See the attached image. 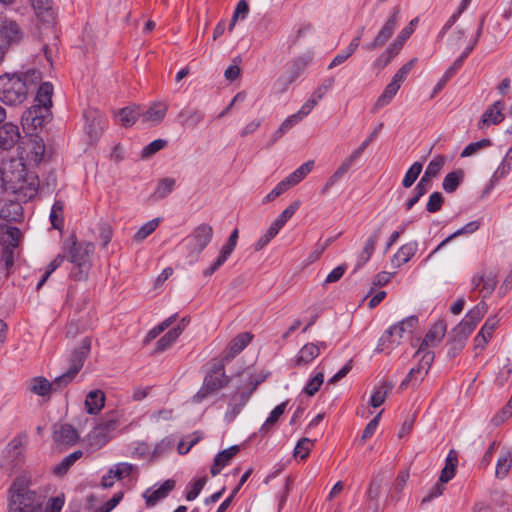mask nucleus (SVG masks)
<instances>
[{
    "mask_svg": "<svg viewBox=\"0 0 512 512\" xmlns=\"http://www.w3.org/2000/svg\"><path fill=\"white\" fill-rule=\"evenodd\" d=\"M1 174L6 190V195H10L8 201L17 202L12 204L13 214L1 209L0 215L3 218L16 220L22 214L21 202L32 200L39 189L38 175L30 170L22 159H8L1 163Z\"/></svg>",
    "mask_w": 512,
    "mask_h": 512,
    "instance_id": "1",
    "label": "nucleus"
},
{
    "mask_svg": "<svg viewBox=\"0 0 512 512\" xmlns=\"http://www.w3.org/2000/svg\"><path fill=\"white\" fill-rule=\"evenodd\" d=\"M41 80V73L37 70L1 75L0 101L8 106L22 104L27 98L28 91L34 88Z\"/></svg>",
    "mask_w": 512,
    "mask_h": 512,
    "instance_id": "2",
    "label": "nucleus"
},
{
    "mask_svg": "<svg viewBox=\"0 0 512 512\" xmlns=\"http://www.w3.org/2000/svg\"><path fill=\"white\" fill-rule=\"evenodd\" d=\"M30 477L27 474L17 476L9 490L8 512H43L35 492L29 489Z\"/></svg>",
    "mask_w": 512,
    "mask_h": 512,
    "instance_id": "3",
    "label": "nucleus"
},
{
    "mask_svg": "<svg viewBox=\"0 0 512 512\" xmlns=\"http://www.w3.org/2000/svg\"><path fill=\"white\" fill-rule=\"evenodd\" d=\"M53 86L49 82L40 85L35 98V104L28 108L21 117L24 130L33 132L41 128L50 116L52 106Z\"/></svg>",
    "mask_w": 512,
    "mask_h": 512,
    "instance_id": "4",
    "label": "nucleus"
},
{
    "mask_svg": "<svg viewBox=\"0 0 512 512\" xmlns=\"http://www.w3.org/2000/svg\"><path fill=\"white\" fill-rule=\"evenodd\" d=\"M94 244L91 242H77L73 237L68 247V259L73 267L70 271V277L75 281H85L88 279L92 268V255L94 253Z\"/></svg>",
    "mask_w": 512,
    "mask_h": 512,
    "instance_id": "5",
    "label": "nucleus"
},
{
    "mask_svg": "<svg viewBox=\"0 0 512 512\" xmlns=\"http://www.w3.org/2000/svg\"><path fill=\"white\" fill-rule=\"evenodd\" d=\"M212 237V227L208 224H201L183 240V247L186 250V258L190 264L197 261L199 255L211 242Z\"/></svg>",
    "mask_w": 512,
    "mask_h": 512,
    "instance_id": "6",
    "label": "nucleus"
},
{
    "mask_svg": "<svg viewBox=\"0 0 512 512\" xmlns=\"http://www.w3.org/2000/svg\"><path fill=\"white\" fill-rule=\"evenodd\" d=\"M90 347V338H83L79 346L71 353L68 371L55 378L56 388H64L75 379L76 375L84 365V362L90 352Z\"/></svg>",
    "mask_w": 512,
    "mask_h": 512,
    "instance_id": "7",
    "label": "nucleus"
},
{
    "mask_svg": "<svg viewBox=\"0 0 512 512\" xmlns=\"http://www.w3.org/2000/svg\"><path fill=\"white\" fill-rule=\"evenodd\" d=\"M228 382L223 366H218L212 370L204 379L201 389L195 394L194 401L201 402L209 394L221 389Z\"/></svg>",
    "mask_w": 512,
    "mask_h": 512,
    "instance_id": "8",
    "label": "nucleus"
},
{
    "mask_svg": "<svg viewBox=\"0 0 512 512\" xmlns=\"http://www.w3.org/2000/svg\"><path fill=\"white\" fill-rule=\"evenodd\" d=\"M45 150L44 140L37 135H31L25 143L22 156L19 159H22V162L26 163L27 167L37 166L44 160Z\"/></svg>",
    "mask_w": 512,
    "mask_h": 512,
    "instance_id": "9",
    "label": "nucleus"
},
{
    "mask_svg": "<svg viewBox=\"0 0 512 512\" xmlns=\"http://www.w3.org/2000/svg\"><path fill=\"white\" fill-rule=\"evenodd\" d=\"M116 427L117 420L115 417L105 419L88 434V444L93 449H99L103 447L111 439V434L116 429Z\"/></svg>",
    "mask_w": 512,
    "mask_h": 512,
    "instance_id": "10",
    "label": "nucleus"
},
{
    "mask_svg": "<svg viewBox=\"0 0 512 512\" xmlns=\"http://www.w3.org/2000/svg\"><path fill=\"white\" fill-rule=\"evenodd\" d=\"M23 38V31L16 21L0 16V44L1 46H11L18 44Z\"/></svg>",
    "mask_w": 512,
    "mask_h": 512,
    "instance_id": "11",
    "label": "nucleus"
},
{
    "mask_svg": "<svg viewBox=\"0 0 512 512\" xmlns=\"http://www.w3.org/2000/svg\"><path fill=\"white\" fill-rule=\"evenodd\" d=\"M399 12L400 10L398 8H395L393 10L392 15L384 23V25L382 26L374 40L363 46L365 50L372 51L374 49L384 46V44L390 39V37L393 35L396 29Z\"/></svg>",
    "mask_w": 512,
    "mask_h": 512,
    "instance_id": "12",
    "label": "nucleus"
},
{
    "mask_svg": "<svg viewBox=\"0 0 512 512\" xmlns=\"http://www.w3.org/2000/svg\"><path fill=\"white\" fill-rule=\"evenodd\" d=\"M497 283V275L493 271L478 273L471 280L473 290L479 289L483 298H487L493 293Z\"/></svg>",
    "mask_w": 512,
    "mask_h": 512,
    "instance_id": "13",
    "label": "nucleus"
},
{
    "mask_svg": "<svg viewBox=\"0 0 512 512\" xmlns=\"http://www.w3.org/2000/svg\"><path fill=\"white\" fill-rule=\"evenodd\" d=\"M85 130L91 141H96L101 135L106 119L98 110H91L85 113Z\"/></svg>",
    "mask_w": 512,
    "mask_h": 512,
    "instance_id": "14",
    "label": "nucleus"
},
{
    "mask_svg": "<svg viewBox=\"0 0 512 512\" xmlns=\"http://www.w3.org/2000/svg\"><path fill=\"white\" fill-rule=\"evenodd\" d=\"M446 324L444 321L436 322L431 329L426 333L416 355H419L425 349L438 345L444 338L446 333Z\"/></svg>",
    "mask_w": 512,
    "mask_h": 512,
    "instance_id": "15",
    "label": "nucleus"
},
{
    "mask_svg": "<svg viewBox=\"0 0 512 512\" xmlns=\"http://www.w3.org/2000/svg\"><path fill=\"white\" fill-rule=\"evenodd\" d=\"M168 110V105L163 102H156L150 105L145 111L140 112V119L143 123L155 126L162 122Z\"/></svg>",
    "mask_w": 512,
    "mask_h": 512,
    "instance_id": "16",
    "label": "nucleus"
},
{
    "mask_svg": "<svg viewBox=\"0 0 512 512\" xmlns=\"http://www.w3.org/2000/svg\"><path fill=\"white\" fill-rule=\"evenodd\" d=\"M382 227L376 228L371 235L367 238L365 245L357 257L355 270L362 268L371 258L374 253L375 246L381 237Z\"/></svg>",
    "mask_w": 512,
    "mask_h": 512,
    "instance_id": "17",
    "label": "nucleus"
},
{
    "mask_svg": "<svg viewBox=\"0 0 512 512\" xmlns=\"http://www.w3.org/2000/svg\"><path fill=\"white\" fill-rule=\"evenodd\" d=\"M20 139L19 127L13 123L0 126V149L10 150Z\"/></svg>",
    "mask_w": 512,
    "mask_h": 512,
    "instance_id": "18",
    "label": "nucleus"
},
{
    "mask_svg": "<svg viewBox=\"0 0 512 512\" xmlns=\"http://www.w3.org/2000/svg\"><path fill=\"white\" fill-rule=\"evenodd\" d=\"M21 238L22 233L17 227L7 224L0 225V243L3 248H18Z\"/></svg>",
    "mask_w": 512,
    "mask_h": 512,
    "instance_id": "19",
    "label": "nucleus"
},
{
    "mask_svg": "<svg viewBox=\"0 0 512 512\" xmlns=\"http://www.w3.org/2000/svg\"><path fill=\"white\" fill-rule=\"evenodd\" d=\"M175 481L172 479L166 480L159 488L155 490L148 489L144 493L146 504L149 507L154 506L158 501L164 499L174 489Z\"/></svg>",
    "mask_w": 512,
    "mask_h": 512,
    "instance_id": "20",
    "label": "nucleus"
},
{
    "mask_svg": "<svg viewBox=\"0 0 512 512\" xmlns=\"http://www.w3.org/2000/svg\"><path fill=\"white\" fill-rule=\"evenodd\" d=\"M504 106L505 104L502 100H498L491 105L482 115L481 121L479 122V128L500 123L504 119L502 114Z\"/></svg>",
    "mask_w": 512,
    "mask_h": 512,
    "instance_id": "21",
    "label": "nucleus"
},
{
    "mask_svg": "<svg viewBox=\"0 0 512 512\" xmlns=\"http://www.w3.org/2000/svg\"><path fill=\"white\" fill-rule=\"evenodd\" d=\"M53 437L56 442L67 445H73L79 439L76 429L70 424L57 426L54 430Z\"/></svg>",
    "mask_w": 512,
    "mask_h": 512,
    "instance_id": "22",
    "label": "nucleus"
},
{
    "mask_svg": "<svg viewBox=\"0 0 512 512\" xmlns=\"http://www.w3.org/2000/svg\"><path fill=\"white\" fill-rule=\"evenodd\" d=\"M239 447L237 445L231 446L228 449H225L219 452L215 458L213 465L211 466V474L216 476L220 473V471L229 464L231 459L238 453Z\"/></svg>",
    "mask_w": 512,
    "mask_h": 512,
    "instance_id": "23",
    "label": "nucleus"
},
{
    "mask_svg": "<svg viewBox=\"0 0 512 512\" xmlns=\"http://www.w3.org/2000/svg\"><path fill=\"white\" fill-rule=\"evenodd\" d=\"M253 336L249 332H243L235 336L230 344L228 351L225 355V360H231L238 355L244 348L251 342Z\"/></svg>",
    "mask_w": 512,
    "mask_h": 512,
    "instance_id": "24",
    "label": "nucleus"
},
{
    "mask_svg": "<svg viewBox=\"0 0 512 512\" xmlns=\"http://www.w3.org/2000/svg\"><path fill=\"white\" fill-rule=\"evenodd\" d=\"M105 404V394L101 390L90 391L85 399V408L89 414L99 413Z\"/></svg>",
    "mask_w": 512,
    "mask_h": 512,
    "instance_id": "25",
    "label": "nucleus"
},
{
    "mask_svg": "<svg viewBox=\"0 0 512 512\" xmlns=\"http://www.w3.org/2000/svg\"><path fill=\"white\" fill-rule=\"evenodd\" d=\"M251 392L252 390L249 393L242 392L232 398L231 402L229 403L228 410L225 413V419L227 422H232L236 418L243 406L248 401Z\"/></svg>",
    "mask_w": 512,
    "mask_h": 512,
    "instance_id": "26",
    "label": "nucleus"
},
{
    "mask_svg": "<svg viewBox=\"0 0 512 512\" xmlns=\"http://www.w3.org/2000/svg\"><path fill=\"white\" fill-rule=\"evenodd\" d=\"M418 244L417 242H409L402 245L398 251L394 254L392 258V263L397 267L407 263L417 252Z\"/></svg>",
    "mask_w": 512,
    "mask_h": 512,
    "instance_id": "27",
    "label": "nucleus"
},
{
    "mask_svg": "<svg viewBox=\"0 0 512 512\" xmlns=\"http://www.w3.org/2000/svg\"><path fill=\"white\" fill-rule=\"evenodd\" d=\"M29 388L31 392L39 395V396H48L52 391L59 390L60 388H56L55 379L50 382L46 378L36 377L31 380L29 384Z\"/></svg>",
    "mask_w": 512,
    "mask_h": 512,
    "instance_id": "28",
    "label": "nucleus"
},
{
    "mask_svg": "<svg viewBox=\"0 0 512 512\" xmlns=\"http://www.w3.org/2000/svg\"><path fill=\"white\" fill-rule=\"evenodd\" d=\"M457 465L458 453L456 450L451 449L446 457L445 466L443 467L440 473L439 478L442 483H447L455 476Z\"/></svg>",
    "mask_w": 512,
    "mask_h": 512,
    "instance_id": "29",
    "label": "nucleus"
},
{
    "mask_svg": "<svg viewBox=\"0 0 512 512\" xmlns=\"http://www.w3.org/2000/svg\"><path fill=\"white\" fill-rule=\"evenodd\" d=\"M183 127L195 128L204 119V114L198 109L181 110L177 116Z\"/></svg>",
    "mask_w": 512,
    "mask_h": 512,
    "instance_id": "30",
    "label": "nucleus"
},
{
    "mask_svg": "<svg viewBox=\"0 0 512 512\" xmlns=\"http://www.w3.org/2000/svg\"><path fill=\"white\" fill-rule=\"evenodd\" d=\"M318 355V348L314 343L305 344L298 352L294 359L295 366H304L311 363Z\"/></svg>",
    "mask_w": 512,
    "mask_h": 512,
    "instance_id": "31",
    "label": "nucleus"
},
{
    "mask_svg": "<svg viewBox=\"0 0 512 512\" xmlns=\"http://www.w3.org/2000/svg\"><path fill=\"white\" fill-rule=\"evenodd\" d=\"M314 161L310 160L303 163L300 167H298L293 173L283 179L284 183L288 186V188L295 186L299 182H301L313 169Z\"/></svg>",
    "mask_w": 512,
    "mask_h": 512,
    "instance_id": "32",
    "label": "nucleus"
},
{
    "mask_svg": "<svg viewBox=\"0 0 512 512\" xmlns=\"http://www.w3.org/2000/svg\"><path fill=\"white\" fill-rule=\"evenodd\" d=\"M393 387V383L389 381H385L379 386H376L370 398V405L374 408L381 406Z\"/></svg>",
    "mask_w": 512,
    "mask_h": 512,
    "instance_id": "33",
    "label": "nucleus"
},
{
    "mask_svg": "<svg viewBox=\"0 0 512 512\" xmlns=\"http://www.w3.org/2000/svg\"><path fill=\"white\" fill-rule=\"evenodd\" d=\"M184 331V326L177 325L170 329L164 336H162L157 342L156 351L163 352L171 347L178 337Z\"/></svg>",
    "mask_w": 512,
    "mask_h": 512,
    "instance_id": "34",
    "label": "nucleus"
},
{
    "mask_svg": "<svg viewBox=\"0 0 512 512\" xmlns=\"http://www.w3.org/2000/svg\"><path fill=\"white\" fill-rule=\"evenodd\" d=\"M361 35L356 36L350 44L339 54H337L329 64L328 68L333 69L334 67L345 62L350 56L354 54L360 43Z\"/></svg>",
    "mask_w": 512,
    "mask_h": 512,
    "instance_id": "35",
    "label": "nucleus"
},
{
    "mask_svg": "<svg viewBox=\"0 0 512 512\" xmlns=\"http://www.w3.org/2000/svg\"><path fill=\"white\" fill-rule=\"evenodd\" d=\"M418 324V318L415 316L407 317L406 319L398 322L390 327V332H393L397 339L403 337L404 333H411Z\"/></svg>",
    "mask_w": 512,
    "mask_h": 512,
    "instance_id": "36",
    "label": "nucleus"
},
{
    "mask_svg": "<svg viewBox=\"0 0 512 512\" xmlns=\"http://www.w3.org/2000/svg\"><path fill=\"white\" fill-rule=\"evenodd\" d=\"M354 164L351 159L347 157L342 161L337 170L329 177L323 188V193L327 192L332 186H334Z\"/></svg>",
    "mask_w": 512,
    "mask_h": 512,
    "instance_id": "37",
    "label": "nucleus"
},
{
    "mask_svg": "<svg viewBox=\"0 0 512 512\" xmlns=\"http://www.w3.org/2000/svg\"><path fill=\"white\" fill-rule=\"evenodd\" d=\"M287 402H282L279 405H277L270 413L266 421L263 423V425L260 428L261 433H268L274 425L277 423L279 418L284 414L286 410Z\"/></svg>",
    "mask_w": 512,
    "mask_h": 512,
    "instance_id": "38",
    "label": "nucleus"
},
{
    "mask_svg": "<svg viewBox=\"0 0 512 512\" xmlns=\"http://www.w3.org/2000/svg\"><path fill=\"white\" fill-rule=\"evenodd\" d=\"M464 178V172L462 170H456L448 173L443 179V189L447 193H453L456 191L460 183Z\"/></svg>",
    "mask_w": 512,
    "mask_h": 512,
    "instance_id": "39",
    "label": "nucleus"
},
{
    "mask_svg": "<svg viewBox=\"0 0 512 512\" xmlns=\"http://www.w3.org/2000/svg\"><path fill=\"white\" fill-rule=\"evenodd\" d=\"M50 222L54 229L62 230L64 225V203L62 201L54 202L50 212Z\"/></svg>",
    "mask_w": 512,
    "mask_h": 512,
    "instance_id": "40",
    "label": "nucleus"
},
{
    "mask_svg": "<svg viewBox=\"0 0 512 512\" xmlns=\"http://www.w3.org/2000/svg\"><path fill=\"white\" fill-rule=\"evenodd\" d=\"M399 89L400 85L391 80V82L385 87L383 93L377 99L375 103V108L379 109L388 105Z\"/></svg>",
    "mask_w": 512,
    "mask_h": 512,
    "instance_id": "41",
    "label": "nucleus"
},
{
    "mask_svg": "<svg viewBox=\"0 0 512 512\" xmlns=\"http://www.w3.org/2000/svg\"><path fill=\"white\" fill-rule=\"evenodd\" d=\"M479 228V223L477 221H472V222H469L468 224H466L464 227H462L461 229L457 230L456 232H454L453 234H451L450 236H448L446 239H444L429 255V258L435 254L436 252H438L441 248H443L447 243H449L454 237H457L459 235H462V234H470V233H473L475 232L476 230H478Z\"/></svg>",
    "mask_w": 512,
    "mask_h": 512,
    "instance_id": "42",
    "label": "nucleus"
},
{
    "mask_svg": "<svg viewBox=\"0 0 512 512\" xmlns=\"http://www.w3.org/2000/svg\"><path fill=\"white\" fill-rule=\"evenodd\" d=\"M235 248L230 246L229 244H225L216 261L204 271L205 276H211L214 272H216L228 259Z\"/></svg>",
    "mask_w": 512,
    "mask_h": 512,
    "instance_id": "43",
    "label": "nucleus"
},
{
    "mask_svg": "<svg viewBox=\"0 0 512 512\" xmlns=\"http://www.w3.org/2000/svg\"><path fill=\"white\" fill-rule=\"evenodd\" d=\"M306 62L297 60L293 63L289 75L279 78V83L283 86V90L287 88L305 69Z\"/></svg>",
    "mask_w": 512,
    "mask_h": 512,
    "instance_id": "44",
    "label": "nucleus"
},
{
    "mask_svg": "<svg viewBox=\"0 0 512 512\" xmlns=\"http://www.w3.org/2000/svg\"><path fill=\"white\" fill-rule=\"evenodd\" d=\"M119 121L122 126H132L137 118H140V110L138 108L126 107L118 112Z\"/></svg>",
    "mask_w": 512,
    "mask_h": 512,
    "instance_id": "45",
    "label": "nucleus"
},
{
    "mask_svg": "<svg viewBox=\"0 0 512 512\" xmlns=\"http://www.w3.org/2000/svg\"><path fill=\"white\" fill-rule=\"evenodd\" d=\"M300 121L301 120L299 119V117H297L296 114H292L288 118H286L281 123L279 128L273 133L271 144L279 140L286 132H288L293 126L298 124Z\"/></svg>",
    "mask_w": 512,
    "mask_h": 512,
    "instance_id": "46",
    "label": "nucleus"
},
{
    "mask_svg": "<svg viewBox=\"0 0 512 512\" xmlns=\"http://www.w3.org/2000/svg\"><path fill=\"white\" fill-rule=\"evenodd\" d=\"M512 467V455L510 452H505L497 460L495 475L498 478H504Z\"/></svg>",
    "mask_w": 512,
    "mask_h": 512,
    "instance_id": "47",
    "label": "nucleus"
},
{
    "mask_svg": "<svg viewBox=\"0 0 512 512\" xmlns=\"http://www.w3.org/2000/svg\"><path fill=\"white\" fill-rule=\"evenodd\" d=\"M82 456V451L78 450L66 456L55 468L56 475H64L69 468Z\"/></svg>",
    "mask_w": 512,
    "mask_h": 512,
    "instance_id": "48",
    "label": "nucleus"
},
{
    "mask_svg": "<svg viewBox=\"0 0 512 512\" xmlns=\"http://www.w3.org/2000/svg\"><path fill=\"white\" fill-rule=\"evenodd\" d=\"M400 341L394 335L393 332H390V328L387 329L383 335L380 337L376 350L378 352H383L385 349H392L397 346Z\"/></svg>",
    "mask_w": 512,
    "mask_h": 512,
    "instance_id": "49",
    "label": "nucleus"
},
{
    "mask_svg": "<svg viewBox=\"0 0 512 512\" xmlns=\"http://www.w3.org/2000/svg\"><path fill=\"white\" fill-rule=\"evenodd\" d=\"M445 162H446L445 156H443V155L436 156L428 164V166L424 172V175L426 177H428L429 179L433 180V178H435L439 174V172L443 168Z\"/></svg>",
    "mask_w": 512,
    "mask_h": 512,
    "instance_id": "50",
    "label": "nucleus"
},
{
    "mask_svg": "<svg viewBox=\"0 0 512 512\" xmlns=\"http://www.w3.org/2000/svg\"><path fill=\"white\" fill-rule=\"evenodd\" d=\"M422 164L420 162H415L411 165V167L407 170V172L404 175V178L402 180V185L405 188L411 187L414 182L419 177L421 171H422Z\"/></svg>",
    "mask_w": 512,
    "mask_h": 512,
    "instance_id": "51",
    "label": "nucleus"
},
{
    "mask_svg": "<svg viewBox=\"0 0 512 512\" xmlns=\"http://www.w3.org/2000/svg\"><path fill=\"white\" fill-rule=\"evenodd\" d=\"M174 186L175 180L173 178H164L158 183L154 196L157 199H163L173 191Z\"/></svg>",
    "mask_w": 512,
    "mask_h": 512,
    "instance_id": "52",
    "label": "nucleus"
},
{
    "mask_svg": "<svg viewBox=\"0 0 512 512\" xmlns=\"http://www.w3.org/2000/svg\"><path fill=\"white\" fill-rule=\"evenodd\" d=\"M202 438V435L199 432H194L188 435L184 440L180 441L178 444V452L179 454H187L190 449L197 444Z\"/></svg>",
    "mask_w": 512,
    "mask_h": 512,
    "instance_id": "53",
    "label": "nucleus"
},
{
    "mask_svg": "<svg viewBox=\"0 0 512 512\" xmlns=\"http://www.w3.org/2000/svg\"><path fill=\"white\" fill-rule=\"evenodd\" d=\"M158 225H159L158 218L148 221L147 223L142 225L139 228V230L135 233L134 240L138 241V242L143 241L144 239H146L150 234H152L155 231V229L158 227Z\"/></svg>",
    "mask_w": 512,
    "mask_h": 512,
    "instance_id": "54",
    "label": "nucleus"
},
{
    "mask_svg": "<svg viewBox=\"0 0 512 512\" xmlns=\"http://www.w3.org/2000/svg\"><path fill=\"white\" fill-rule=\"evenodd\" d=\"M324 381V374L322 372L316 373L303 389V392L308 396H313L321 387Z\"/></svg>",
    "mask_w": 512,
    "mask_h": 512,
    "instance_id": "55",
    "label": "nucleus"
},
{
    "mask_svg": "<svg viewBox=\"0 0 512 512\" xmlns=\"http://www.w3.org/2000/svg\"><path fill=\"white\" fill-rule=\"evenodd\" d=\"M64 258L65 256L64 255H57L50 263L49 265L47 266V269L45 271V273L43 274L42 278L40 279V281L38 282L37 284V289H40L44 283L47 281V279L50 277V275L58 268L61 266V264L63 263L64 261Z\"/></svg>",
    "mask_w": 512,
    "mask_h": 512,
    "instance_id": "56",
    "label": "nucleus"
},
{
    "mask_svg": "<svg viewBox=\"0 0 512 512\" xmlns=\"http://www.w3.org/2000/svg\"><path fill=\"white\" fill-rule=\"evenodd\" d=\"M110 469H111V473H113V475L116 477V479L121 480L125 477L130 476L132 474V472L134 471L135 467H134V465H132L130 463L121 462V463L114 465Z\"/></svg>",
    "mask_w": 512,
    "mask_h": 512,
    "instance_id": "57",
    "label": "nucleus"
},
{
    "mask_svg": "<svg viewBox=\"0 0 512 512\" xmlns=\"http://www.w3.org/2000/svg\"><path fill=\"white\" fill-rule=\"evenodd\" d=\"M177 314H174L167 319H165L163 322L152 328L147 336L146 339L148 341L155 339L157 336H159L164 330H166L168 327H170L176 320Z\"/></svg>",
    "mask_w": 512,
    "mask_h": 512,
    "instance_id": "58",
    "label": "nucleus"
},
{
    "mask_svg": "<svg viewBox=\"0 0 512 512\" xmlns=\"http://www.w3.org/2000/svg\"><path fill=\"white\" fill-rule=\"evenodd\" d=\"M300 206V201L296 200L291 203L275 220L281 228L287 223V221L295 214Z\"/></svg>",
    "mask_w": 512,
    "mask_h": 512,
    "instance_id": "59",
    "label": "nucleus"
},
{
    "mask_svg": "<svg viewBox=\"0 0 512 512\" xmlns=\"http://www.w3.org/2000/svg\"><path fill=\"white\" fill-rule=\"evenodd\" d=\"M312 446L313 441L309 438L304 437L300 439L294 449V456L305 459L309 455Z\"/></svg>",
    "mask_w": 512,
    "mask_h": 512,
    "instance_id": "60",
    "label": "nucleus"
},
{
    "mask_svg": "<svg viewBox=\"0 0 512 512\" xmlns=\"http://www.w3.org/2000/svg\"><path fill=\"white\" fill-rule=\"evenodd\" d=\"M491 145V141L489 139H482L477 142H473L468 144L463 151L461 152V157H469L473 154L477 153L479 150L488 147Z\"/></svg>",
    "mask_w": 512,
    "mask_h": 512,
    "instance_id": "61",
    "label": "nucleus"
},
{
    "mask_svg": "<svg viewBox=\"0 0 512 512\" xmlns=\"http://www.w3.org/2000/svg\"><path fill=\"white\" fill-rule=\"evenodd\" d=\"M166 144H167V141L163 140V139H156V140L152 141L151 143H149L148 145H146L143 148L142 153H141L142 158L151 157L152 155H154L155 153H157L158 151L163 149L166 146Z\"/></svg>",
    "mask_w": 512,
    "mask_h": 512,
    "instance_id": "62",
    "label": "nucleus"
},
{
    "mask_svg": "<svg viewBox=\"0 0 512 512\" xmlns=\"http://www.w3.org/2000/svg\"><path fill=\"white\" fill-rule=\"evenodd\" d=\"M487 312V304L484 301L479 302L475 307L468 311L466 318L475 322L476 324L483 318Z\"/></svg>",
    "mask_w": 512,
    "mask_h": 512,
    "instance_id": "63",
    "label": "nucleus"
},
{
    "mask_svg": "<svg viewBox=\"0 0 512 512\" xmlns=\"http://www.w3.org/2000/svg\"><path fill=\"white\" fill-rule=\"evenodd\" d=\"M512 415V395L508 403L492 418V423L498 426L504 423Z\"/></svg>",
    "mask_w": 512,
    "mask_h": 512,
    "instance_id": "64",
    "label": "nucleus"
}]
</instances>
